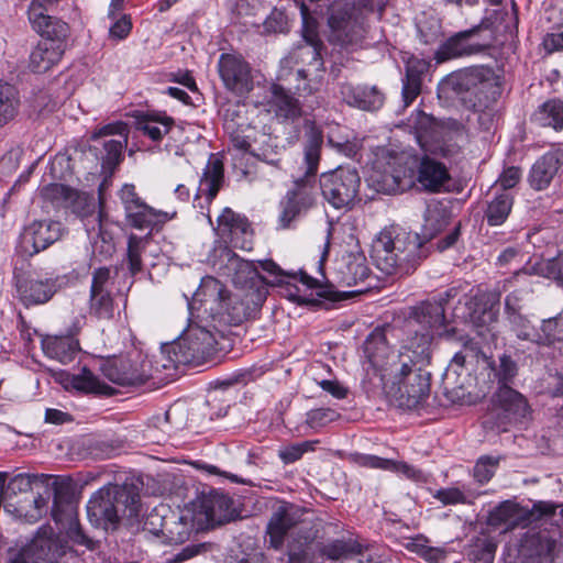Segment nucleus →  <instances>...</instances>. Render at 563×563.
Returning a JSON list of instances; mask_svg holds the SVG:
<instances>
[{
  "instance_id": "12",
  "label": "nucleus",
  "mask_w": 563,
  "mask_h": 563,
  "mask_svg": "<svg viewBox=\"0 0 563 563\" xmlns=\"http://www.w3.org/2000/svg\"><path fill=\"white\" fill-rule=\"evenodd\" d=\"M218 73L224 87L234 93L244 95L253 89L251 66L240 54H221Z\"/></svg>"
},
{
  "instance_id": "29",
  "label": "nucleus",
  "mask_w": 563,
  "mask_h": 563,
  "mask_svg": "<svg viewBox=\"0 0 563 563\" xmlns=\"http://www.w3.org/2000/svg\"><path fill=\"white\" fill-rule=\"evenodd\" d=\"M341 283L352 287L365 283L371 277L366 257L363 254H349L339 267Z\"/></svg>"
},
{
  "instance_id": "54",
  "label": "nucleus",
  "mask_w": 563,
  "mask_h": 563,
  "mask_svg": "<svg viewBox=\"0 0 563 563\" xmlns=\"http://www.w3.org/2000/svg\"><path fill=\"white\" fill-rule=\"evenodd\" d=\"M279 147L276 144V139H273L271 136L267 137V142L264 147H261L258 152L252 151L251 153L257 157L258 159L271 164L273 166H278L280 158H279Z\"/></svg>"
},
{
  "instance_id": "7",
  "label": "nucleus",
  "mask_w": 563,
  "mask_h": 563,
  "mask_svg": "<svg viewBox=\"0 0 563 563\" xmlns=\"http://www.w3.org/2000/svg\"><path fill=\"white\" fill-rule=\"evenodd\" d=\"M413 351H423V357H413L404 371H395L389 377L398 385L400 406L408 409L419 406L430 393V374L421 368L429 363V335L422 334Z\"/></svg>"
},
{
  "instance_id": "28",
  "label": "nucleus",
  "mask_w": 563,
  "mask_h": 563,
  "mask_svg": "<svg viewBox=\"0 0 563 563\" xmlns=\"http://www.w3.org/2000/svg\"><path fill=\"white\" fill-rule=\"evenodd\" d=\"M153 515L150 517L148 525L154 526L152 519ZM191 523L184 517H175L172 516L169 518L163 517L159 529L155 527L152 528V531L156 534H161L165 538L166 542L169 544H180L187 541L191 533Z\"/></svg>"
},
{
  "instance_id": "6",
  "label": "nucleus",
  "mask_w": 563,
  "mask_h": 563,
  "mask_svg": "<svg viewBox=\"0 0 563 563\" xmlns=\"http://www.w3.org/2000/svg\"><path fill=\"white\" fill-rule=\"evenodd\" d=\"M372 11V0H358L353 4L335 2L328 18L329 42L347 51L362 48L368 33L366 15Z\"/></svg>"
},
{
  "instance_id": "26",
  "label": "nucleus",
  "mask_w": 563,
  "mask_h": 563,
  "mask_svg": "<svg viewBox=\"0 0 563 563\" xmlns=\"http://www.w3.org/2000/svg\"><path fill=\"white\" fill-rule=\"evenodd\" d=\"M65 52V45L41 40L30 55V67L34 73H45L57 64Z\"/></svg>"
},
{
  "instance_id": "43",
  "label": "nucleus",
  "mask_w": 563,
  "mask_h": 563,
  "mask_svg": "<svg viewBox=\"0 0 563 563\" xmlns=\"http://www.w3.org/2000/svg\"><path fill=\"white\" fill-rule=\"evenodd\" d=\"M173 125V119L168 117H147L139 122V129L153 141H159L166 135Z\"/></svg>"
},
{
  "instance_id": "38",
  "label": "nucleus",
  "mask_w": 563,
  "mask_h": 563,
  "mask_svg": "<svg viewBox=\"0 0 563 563\" xmlns=\"http://www.w3.org/2000/svg\"><path fill=\"white\" fill-rule=\"evenodd\" d=\"M41 197L53 206L68 207L77 198V191L63 184H49L41 189Z\"/></svg>"
},
{
  "instance_id": "25",
  "label": "nucleus",
  "mask_w": 563,
  "mask_h": 563,
  "mask_svg": "<svg viewBox=\"0 0 563 563\" xmlns=\"http://www.w3.org/2000/svg\"><path fill=\"white\" fill-rule=\"evenodd\" d=\"M42 349L49 358L68 364L79 352V342L74 338V332L67 335H45L42 339Z\"/></svg>"
},
{
  "instance_id": "24",
  "label": "nucleus",
  "mask_w": 563,
  "mask_h": 563,
  "mask_svg": "<svg viewBox=\"0 0 563 563\" xmlns=\"http://www.w3.org/2000/svg\"><path fill=\"white\" fill-rule=\"evenodd\" d=\"M341 95L344 101L362 110H377L384 103V95L375 86H352L343 84Z\"/></svg>"
},
{
  "instance_id": "30",
  "label": "nucleus",
  "mask_w": 563,
  "mask_h": 563,
  "mask_svg": "<svg viewBox=\"0 0 563 563\" xmlns=\"http://www.w3.org/2000/svg\"><path fill=\"white\" fill-rule=\"evenodd\" d=\"M481 26H475L471 30L463 31L450 37L437 52V60L444 62L451 58H456L464 55H471L478 51L475 46L466 43V40L475 34Z\"/></svg>"
},
{
  "instance_id": "4",
  "label": "nucleus",
  "mask_w": 563,
  "mask_h": 563,
  "mask_svg": "<svg viewBox=\"0 0 563 563\" xmlns=\"http://www.w3.org/2000/svg\"><path fill=\"white\" fill-rule=\"evenodd\" d=\"M141 487L142 482L137 478H128L122 485L102 487L87 504L89 521L104 530H114L122 517H136Z\"/></svg>"
},
{
  "instance_id": "46",
  "label": "nucleus",
  "mask_w": 563,
  "mask_h": 563,
  "mask_svg": "<svg viewBox=\"0 0 563 563\" xmlns=\"http://www.w3.org/2000/svg\"><path fill=\"white\" fill-rule=\"evenodd\" d=\"M492 371L495 373V377L498 379V384L508 385L516 377L518 367L516 362L510 355L503 354L499 356V363H489Z\"/></svg>"
},
{
  "instance_id": "41",
  "label": "nucleus",
  "mask_w": 563,
  "mask_h": 563,
  "mask_svg": "<svg viewBox=\"0 0 563 563\" xmlns=\"http://www.w3.org/2000/svg\"><path fill=\"white\" fill-rule=\"evenodd\" d=\"M125 214L129 224L139 230L155 225L162 217L166 216V213L156 211L146 203L141 205L133 211L125 212Z\"/></svg>"
},
{
  "instance_id": "47",
  "label": "nucleus",
  "mask_w": 563,
  "mask_h": 563,
  "mask_svg": "<svg viewBox=\"0 0 563 563\" xmlns=\"http://www.w3.org/2000/svg\"><path fill=\"white\" fill-rule=\"evenodd\" d=\"M533 271L543 277L556 280L563 287V251L555 257L538 264Z\"/></svg>"
},
{
  "instance_id": "1",
  "label": "nucleus",
  "mask_w": 563,
  "mask_h": 563,
  "mask_svg": "<svg viewBox=\"0 0 563 563\" xmlns=\"http://www.w3.org/2000/svg\"><path fill=\"white\" fill-rule=\"evenodd\" d=\"M219 269L240 287L232 291L219 279L206 276L190 303L199 318L210 319L214 323V331L199 323L189 324L174 342L162 346V361H167L162 363V367L197 366L212 361L228 347V339L216 330L217 324L239 325L253 317L264 303L267 288L253 262L224 247L220 252Z\"/></svg>"
},
{
  "instance_id": "37",
  "label": "nucleus",
  "mask_w": 563,
  "mask_h": 563,
  "mask_svg": "<svg viewBox=\"0 0 563 563\" xmlns=\"http://www.w3.org/2000/svg\"><path fill=\"white\" fill-rule=\"evenodd\" d=\"M273 92L274 104L278 117L295 120L301 115L299 101L291 97L283 87H274Z\"/></svg>"
},
{
  "instance_id": "17",
  "label": "nucleus",
  "mask_w": 563,
  "mask_h": 563,
  "mask_svg": "<svg viewBox=\"0 0 563 563\" xmlns=\"http://www.w3.org/2000/svg\"><path fill=\"white\" fill-rule=\"evenodd\" d=\"M532 520V511L521 507L519 504L505 500L496 506L488 515L487 523L490 527H504V532L515 530L516 528H525Z\"/></svg>"
},
{
  "instance_id": "19",
  "label": "nucleus",
  "mask_w": 563,
  "mask_h": 563,
  "mask_svg": "<svg viewBox=\"0 0 563 563\" xmlns=\"http://www.w3.org/2000/svg\"><path fill=\"white\" fill-rule=\"evenodd\" d=\"M58 545L51 528H42L31 544L11 563H53Z\"/></svg>"
},
{
  "instance_id": "55",
  "label": "nucleus",
  "mask_w": 563,
  "mask_h": 563,
  "mask_svg": "<svg viewBox=\"0 0 563 563\" xmlns=\"http://www.w3.org/2000/svg\"><path fill=\"white\" fill-rule=\"evenodd\" d=\"M338 417L339 415L332 409L319 408L309 411L306 421L311 428H321L334 421Z\"/></svg>"
},
{
  "instance_id": "11",
  "label": "nucleus",
  "mask_w": 563,
  "mask_h": 563,
  "mask_svg": "<svg viewBox=\"0 0 563 563\" xmlns=\"http://www.w3.org/2000/svg\"><path fill=\"white\" fill-rule=\"evenodd\" d=\"M64 227L54 220H34L20 234L19 249L27 256L46 250L64 234Z\"/></svg>"
},
{
  "instance_id": "15",
  "label": "nucleus",
  "mask_w": 563,
  "mask_h": 563,
  "mask_svg": "<svg viewBox=\"0 0 563 563\" xmlns=\"http://www.w3.org/2000/svg\"><path fill=\"white\" fill-rule=\"evenodd\" d=\"M217 231L219 236L231 243L233 247L246 251L252 249L253 242L250 223L230 208H225L218 217Z\"/></svg>"
},
{
  "instance_id": "50",
  "label": "nucleus",
  "mask_w": 563,
  "mask_h": 563,
  "mask_svg": "<svg viewBox=\"0 0 563 563\" xmlns=\"http://www.w3.org/2000/svg\"><path fill=\"white\" fill-rule=\"evenodd\" d=\"M143 252V239L131 234L128 241V262L129 271L132 275L142 271L141 255Z\"/></svg>"
},
{
  "instance_id": "48",
  "label": "nucleus",
  "mask_w": 563,
  "mask_h": 563,
  "mask_svg": "<svg viewBox=\"0 0 563 563\" xmlns=\"http://www.w3.org/2000/svg\"><path fill=\"white\" fill-rule=\"evenodd\" d=\"M563 340V329H561L559 319L543 320L541 325V333L536 338V343L540 345H551L556 341Z\"/></svg>"
},
{
  "instance_id": "51",
  "label": "nucleus",
  "mask_w": 563,
  "mask_h": 563,
  "mask_svg": "<svg viewBox=\"0 0 563 563\" xmlns=\"http://www.w3.org/2000/svg\"><path fill=\"white\" fill-rule=\"evenodd\" d=\"M499 459L492 456H482L474 467V477L478 483H487L494 476L498 466Z\"/></svg>"
},
{
  "instance_id": "27",
  "label": "nucleus",
  "mask_w": 563,
  "mask_h": 563,
  "mask_svg": "<svg viewBox=\"0 0 563 563\" xmlns=\"http://www.w3.org/2000/svg\"><path fill=\"white\" fill-rule=\"evenodd\" d=\"M561 157L560 152H549L533 164L529 180L534 189L542 190L550 185L562 164Z\"/></svg>"
},
{
  "instance_id": "2",
  "label": "nucleus",
  "mask_w": 563,
  "mask_h": 563,
  "mask_svg": "<svg viewBox=\"0 0 563 563\" xmlns=\"http://www.w3.org/2000/svg\"><path fill=\"white\" fill-rule=\"evenodd\" d=\"M305 128L302 163L305 170L302 175L294 176L295 187L280 202L279 223L284 229L288 228L290 222L301 211L309 209L313 205L312 189L320 163L323 134L311 122H307Z\"/></svg>"
},
{
  "instance_id": "34",
  "label": "nucleus",
  "mask_w": 563,
  "mask_h": 563,
  "mask_svg": "<svg viewBox=\"0 0 563 563\" xmlns=\"http://www.w3.org/2000/svg\"><path fill=\"white\" fill-rule=\"evenodd\" d=\"M532 121L541 126H551L555 130L563 128V102L551 99L542 103L532 114Z\"/></svg>"
},
{
  "instance_id": "14",
  "label": "nucleus",
  "mask_w": 563,
  "mask_h": 563,
  "mask_svg": "<svg viewBox=\"0 0 563 563\" xmlns=\"http://www.w3.org/2000/svg\"><path fill=\"white\" fill-rule=\"evenodd\" d=\"M306 510L301 507L283 503L272 514L267 523V536L269 547L274 550H280L285 542V537L299 525L303 523Z\"/></svg>"
},
{
  "instance_id": "64",
  "label": "nucleus",
  "mask_w": 563,
  "mask_h": 563,
  "mask_svg": "<svg viewBox=\"0 0 563 563\" xmlns=\"http://www.w3.org/2000/svg\"><path fill=\"white\" fill-rule=\"evenodd\" d=\"M521 177V172L518 167H508L504 170L500 177L497 180V185L505 191L507 189L514 188Z\"/></svg>"
},
{
  "instance_id": "3",
  "label": "nucleus",
  "mask_w": 563,
  "mask_h": 563,
  "mask_svg": "<svg viewBox=\"0 0 563 563\" xmlns=\"http://www.w3.org/2000/svg\"><path fill=\"white\" fill-rule=\"evenodd\" d=\"M421 244L396 227L385 228L372 244V258L386 275L405 277L412 274L421 262Z\"/></svg>"
},
{
  "instance_id": "59",
  "label": "nucleus",
  "mask_w": 563,
  "mask_h": 563,
  "mask_svg": "<svg viewBox=\"0 0 563 563\" xmlns=\"http://www.w3.org/2000/svg\"><path fill=\"white\" fill-rule=\"evenodd\" d=\"M58 0H32L29 10V21L37 22L38 19H43V16L48 15L47 12L52 10Z\"/></svg>"
},
{
  "instance_id": "13",
  "label": "nucleus",
  "mask_w": 563,
  "mask_h": 563,
  "mask_svg": "<svg viewBox=\"0 0 563 563\" xmlns=\"http://www.w3.org/2000/svg\"><path fill=\"white\" fill-rule=\"evenodd\" d=\"M101 369L109 380L121 386L144 384L153 376L152 362L140 356L107 361Z\"/></svg>"
},
{
  "instance_id": "57",
  "label": "nucleus",
  "mask_w": 563,
  "mask_h": 563,
  "mask_svg": "<svg viewBox=\"0 0 563 563\" xmlns=\"http://www.w3.org/2000/svg\"><path fill=\"white\" fill-rule=\"evenodd\" d=\"M120 199L124 207L125 212L137 209L141 205L145 203L137 195L134 185L125 184L120 190Z\"/></svg>"
},
{
  "instance_id": "45",
  "label": "nucleus",
  "mask_w": 563,
  "mask_h": 563,
  "mask_svg": "<svg viewBox=\"0 0 563 563\" xmlns=\"http://www.w3.org/2000/svg\"><path fill=\"white\" fill-rule=\"evenodd\" d=\"M90 311L98 319H112L114 316V303L110 291L90 294Z\"/></svg>"
},
{
  "instance_id": "8",
  "label": "nucleus",
  "mask_w": 563,
  "mask_h": 563,
  "mask_svg": "<svg viewBox=\"0 0 563 563\" xmlns=\"http://www.w3.org/2000/svg\"><path fill=\"white\" fill-rule=\"evenodd\" d=\"M300 9L303 24L302 35L307 44L298 48V57L302 62H308V68L298 69L297 76L303 80V85H298L296 89L300 95H312L320 89L323 79L324 67L320 53L322 42L316 30L317 22L309 15L308 8L302 4Z\"/></svg>"
},
{
  "instance_id": "32",
  "label": "nucleus",
  "mask_w": 563,
  "mask_h": 563,
  "mask_svg": "<svg viewBox=\"0 0 563 563\" xmlns=\"http://www.w3.org/2000/svg\"><path fill=\"white\" fill-rule=\"evenodd\" d=\"M223 178L222 162L217 158L209 161L200 179L197 196L206 197L209 202L212 201L223 184Z\"/></svg>"
},
{
  "instance_id": "53",
  "label": "nucleus",
  "mask_w": 563,
  "mask_h": 563,
  "mask_svg": "<svg viewBox=\"0 0 563 563\" xmlns=\"http://www.w3.org/2000/svg\"><path fill=\"white\" fill-rule=\"evenodd\" d=\"M312 539V536H308L303 542H290L287 550L288 563H310L308 544Z\"/></svg>"
},
{
  "instance_id": "9",
  "label": "nucleus",
  "mask_w": 563,
  "mask_h": 563,
  "mask_svg": "<svg viewBox=\"0 0 563 563\" xmlns=\"http://www.w3.org/2000/svg\"><path fill=\"white\" fill-rule=\"evenodd\" d=\"M416 342L404 345L400 351L390 349L386 336L382 332L371 333L364 342L363 349L371 366L382 373V377L390 376L395 371H404L413 357H423V351H413Z\"/></svg>"
},
{
  "instance_id": "44",
  "label": "nucleus",
  "mask_w": 563,
  "mask_h": 563,
  "mask_svg": "<svg viewBox=\"0 0 563 563\" xmlns=\"http://www.w3.org/2000/svg\"><path fill=\"white\" fill-rule=\"evenodd\" d=\"M233 501L224 494H214L209 499L208 516L211 520L222 522L229 520L232 517L231 508Z\"/></svg>"
},
{
  "instance_id": "62",
  "label": "nucleus",
  "mask_w": 563,
  "mask_h": 563,
  "mask_svg": "<svg viewBox=\"0 0 563 563\" xmlns=\"http://www.w3.org/2000/svg\"><path fill=\"white\" fill-rule=\"evenodd\" d=\"M132 22L128 15H122L109 29V37L113 41H122L130 34Z\"/></svg>"
},
{
  "instance_id": "61",
  "label": "nucleus",
  "mask_w": 563,
  "mask_h": 563,
  "mask_svg": "<svg viewBox=\"0 0 563 563\" xmlns=\"http://www.w3.org/2000/svg\"><path fill=\"white\" fill-rule=\"evenodd\" d=\"M264 27L267 32L283 33L288 27L287 16L284 12L274 10L265 20Z\"/></svg>"
},
{
  "instance_id": "18",
  "label": "nucleus",
  "mask_w": 563,
  "mask_h": 563,
  "mask_svg": "<svg viewBox=\"0 0 563 563\" xmlns=\"http://www.w3.org/2000/svg\"><path fill=\"white\" fill-rule=\"evenodd\" d=\"M417 185V169L408 156H398L383 175L382 189L388 194H398Z\"/></svg>"
},
{
  "instance_id": "42",
  "label": "nucleus",
  "mask_w": 563,
  "mask_h": 563,
  "mask_svg": "<svg viewBox=\"0 0 563 563\" xmlns=\"http://www.w3.org/2000/svg\"><path fill=\"white\" fill-rule=\"evenodd\" d=\"M361 543L353 540H335L324 544L321 553L330 560H338L340 563H346L352 554L360 551Z\"/></svg>"
},
{
  "instance_id": "35",
  "label": "nucleus",
  "mask_w": 563,
  "mask_h": 563,
  "mask_svg": "<svg viewBox=\"0 0 563 563\" xmlns=\"http://www.w3.org/2000/svg\"><path fill=\"white\" fill-rule=\"evenodd\" d=\"M512 208V197L508 192L496 195L487 205L485 218L489 225L503 224Z\"/></svg>"
},
{
  "instance_id": "31",
  "label": "nucleus",
  "mask_w": 563,
  "mask_h": 563,
  "mask_svg": "<svg viewBox=\"0 0 563 563\" xmlns=\"http://www.w3.org/2000/svg\"><path fill=\"white\" fill-rule=\"evenodd\" d=\"M468 314L465 318L475 328L478 333L483 334L482 330L489 327L496 321L497 310L485 297H473L466 302Z\"/></svg>"
},
{
  "instance_id": "58",
  "label": "nucleus",
  "mask_w": 563,
  "mask_h": 563,
  "mask_svg": "<svg viewBox=\"0 0 563 563\" xmlns=\"http://www.w3.org/2000/svg\"><path fill=\"white\" fill-rule=\"evenodd\" d=\"M207 551V544H190L183 548L178 553L167 558L163 563H183Z\"/></svg>"
},
{
  "instance_id": "10",
  "label": "nucleus",
  "mask_w": 563,
  "mask_h": 563,
  "mask_svg": "<svg viewBox=\"0 0 563 563\" xmlns=\"http://www.w3.org/2000/svg\"><path fill=\"white\" fill-rule=\"evenodd\" d=\"M361 177L355 168L338 167L320 177L323 198L335 209H352L360 199Z\"/></svg>"
},
{
  "instance_id": "39",
  "label": "nucleus",
  "mask_w": 563,
  "mask_h": 563,
  "mask_svg": "<svg viewBox=\"0 0 563 563\" xmlns=\"http://www.w3.org/2000/svg\"><path fill=\"white\" fill-rule=\"evenodd\" d=\"M449 223V216L444 208L439 205L429 206L424 214L423 236L432 239L441 232Z\"/></svg>"
},
{
  "instance_id": "22",
  "label": "nucleus",
  "mask_w": 563,
  "mask_h": 563,
  "mask_svg": "<svg viewBox=\"0 0 563 563\" xmlns=\"http://www.w3.org/2000/svg\"><path fill=\"white\" fill-rule=\"evenodd\" d=\"M496 409L504 412L508 421H519L527 418L530 407L527 399L509 385H500L492 398Z\"/></svg>"
},
{
  "instance_id": "33",
  "label": "nucleus",
  "mask_w": 563,
  "mask_h": 563,
  "mask_svg": "<svg viewBox=\"0 0 563 563\" xmlns=\"http://www.w3.org/2000/svg\"><path fill=\"white\" fill-rule=\"evenodd\" d=\"M30 23L33 30L42 36V40H49L65 45L69 29L64 21L46 15L43 19H38L37 22L30 21Z\"/></svg>"
},
{
  "instance_id": "21",
  "label": "nucleus",
  "mask_w": 563,
  "mask_h": 563,
  "mask_svg": "<svg viewBox=\"0 0 563 563\" xmlns=\"http://www.w3.org/2000/svg\"><path fill=\"white\" fill-rule=\"evenodd\" d=\"M52 516L56 523L66 530L67 537L76 544L92 550L95 542L85 534L78 521L76 508L71 503H60L55 498Z\"/></svg>"
},
{
  "instance_id": "63",
  "label": "nucleus",
  "mask_w": 563,
  "mask_h": 563,
  "mask_svg": "<svg viewBox=\"0 0 563 563\" xmlns=\"http://www.w3.org/2000/svg\"><path fill=\"white\" fill-rule=\"evenodd\" d=\"M36 475L18 474L12 477L7 486L8 492L16 495L19 493H26L32 488V483Z\"/></svg>"
},
{
  "instance_id": "60",
  "label": "nucleus",
  "mask_w": 563,
  "mask_h": 563,
  "mask_svg": "<svg viewBox=\"0 0 563 563\" xmlns=\"http://www.w3.org/2000/svg\"><path fill=\"white\" fill-rule=\"evenodd\" d=\"M110 268L99 267L92 273L90 294L109 292Z\"/></svg>"
},
{
  "instance_id": "20",
  "label": "nucleus",
  "mask_w": 563,
  "mask_h": 563,
  "mask_svg": "<svg viewBox=\"0 0 563 563\" xmlns=\"http://www.w3.org/2000/svg\"><path fill=\"white\" fill-rule=\"evenodd\" d=\"M451 176L446 166L428 155L417 165V186L428 192H440L450 183Z\"/></svg>"
},
{
  "instance_id": "52",
  "label": "nucleus",
  "mask_w": 563,
  "mask_h": 563,
  "mask_svg": "<svg viewBox=\"0 0 563 563\" xmlns=\"http://www.w3.org/2000/svg\"><path fill=\"white\" fill-rule=\"evenodd\" d=\"M421 79L410 68L407 69L406 80L402 86V98L405 106L408 107L420 93Z\"/></svg>"
},
{
  "instance_id": "5",
  "label": "nucleus",
  "mask_w": 563,
  "mask_h": 563,
  "mask_svg": "<svg viewBox=\"0 0 563 563\" xmlns=\"http://www.w3.org/2000/svg\"><path fill=\"white\" fill-rule=\"evenodd\" d=\"M449 84L467 108L479 113L482 124L492 122V107L501 95L500 78L492 68H467L451 76Z\"/></svg>"
},
{
  "instance_id": "16",
  "label": "nucleus",
  "mask_w": 563,
  "mask_h": 563,
  "mask_svg": "<svg viewBox=\"0 0 563 563\" xmlns=\"http://www.w3.org/2000/svg\"><path fill=\"white\" fill-rule=\"evenodd\" d=\"M65 285V276L23 279L16 283L20 299L25 306L43 305Z\"/></svg>"
},
{
  "instance_id": "36",
  "label": "nucleus",
  "mask_w": 563,
  "mask_h": 563,
  "mask_svg": "<svg viewBox=\"0 0 563 563\" xmlns=\"http://www.w3.org/2000/svg\"><path fill=\"white\" fill-rule=\"evenodd\" d=\"M19 91L8 82H0V126L7 124L18 113Z\"/></svg>"
},
{
  "instance_id": "49",
  "label": "nucleus",
  "mask_w": 563,
  "mask_h": 563,
  "mask_svg": "<svg viewBox=\"0 0 563 563\" xmlns=\"http://www.w3.org/2000/svg\"><path fill=\"white\" fill-rule=\"evenodd\" d=\"M128 139L110 140L104 142L103 148L106 155L102 157L103 168L112 169L117 167L122 159V151L126 146Z\"/></svg>"
},
{
  "instance_id": "56",
  "label": "nucleus",
  "mask_w": 563,
  "mask_h": 563,
  "mask_svg": "<svg viewBox=\"0 0 563 563\" xmlns=\"http://www.w3.org/2000/svg\"><path fill=\"white\" fill-rule=\"evenodd\" d=\"M433 496L445 506L467 503V496L457 487L439 489Z\"/></svg>"
},
{
  "instance_id": "23",
  "label": "nucleus",
  "mask_w": 563,
  "mask_h": 563,
  "mask_svg": "<svg viewBox=\"0 0 563 563\" xmlns=\"http://www.w3.org/2000/svg\"><path fill=\"white\" fill-rule=\"evenodd\" d=\"M445 316H444V307L441 301H424L419 306H416L409 316L408 325L413 327L415 324L421 325V328L426 331L423 334L429 335V341L431 340V334L429 330H437L444 325ZM422 333L417 334L415 341H417V345L420 343V336Z\"/></svg>"
},
{
  "instance_id": "40",
  "label": "nucleus",
  "mask_w": 563,
  "mask_h": 563,
  "mask_svg": "<svg viewBox=\"0 0 563 563\" xmlns=\"http://www.w3.org/2000/svg\"><path fill=\"white\" fill-rule=\"evenodd\" d=\"M71 384L74 388L85 393L110 395L113 390L86 367L82 368L80 374L73 377Z\"/></svg>"
}]
</instances>
